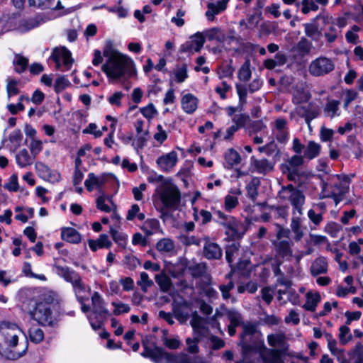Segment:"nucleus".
<instances>
[{
    "instance_id": "nucleus-1",
    "label": "nucleus",
    "mask_w": 363,
    "mask_h": 363,
    "mask_svg": "<svg viewBox=\"0 0 363 363\" xmlns=\"http://www.w3.org/2000/svg\"><path fill=\"white\" fill-rule=\"evenodd\" d=\"M242 354L244 358L260 357L264 363H284L285 351L278 349H267L257 333L256 325H245L241 336Z\"/></svg>"
},
{
    "instance_id": "nucleus-2",
    "label": "nucleus",
    "mask_w": 363,
    "mask_h": 363,
    "mask_svg": "<svg viewBox=\"0 0 363 363\" xmlns=\"http://www.w3.org/2000/svg\"><path fill=\"white\" fill-rule=\"evenodd\" d=\"M103 55L108 59L102 65V71L108 78L118 79L122 77L125 74L130 59L114 50L111 45L104 48Z\"/></svg>"
},
{
    "instance_id": "nucleus-3",
    "label": "nucleus",
    "mask_w": 363,
    "mask_h": 363,
    "mask_svg": "<svg viewBox=\"0 0 363 363\" xmlns=\"http://www.w3.org/2000/svg\"><path fill=\"white\" fill-rule=\"evenodd\" d=\"M53 268L58 276L72 284L77 299L80 303L89 299L87 294L90 293L91 288L84 283L78 272L67 266L61 265L60 260L55 261Z\"/></svg>"
},
{
    "instance_id": "nucleus-4",
    "label": "nucleus",
    "mask_w": 363,
    "mask_h": 363,
    "mask_svg": "<svg viewBox=\"0 0 363 363\" xmlns=\"http://www.w3.org/2000/svg\"><path fill=\"white\" fill-rule=\"evenodd\" d=\"M213 210V220L225 229V234L233 240H240L247 231V225L233 216L225 214L220 210Z\"/></svg>"
},
{
    "instance_id": "nucleus-5",
    "label": "nucleus",
    "mask_w": 363,
    "mask_h": 363,
    "mask_svg": "<svg viewBox=\"0 0 363 363\" xmlns=\"http://www.w3.org/2000/svg\"><path fill=\"white\" fill-rule=\"evenodd\" d=\"M55 302L56 299L53 296L43 295L40 300L36 302L33 309L30 311L31 318L43 326L52 325L54 322L52 308Z\"/></svg>"
},
{
    "instance_id": "nucleus-6",
    "label": "nucleus",
    "mask_w": 363,
    "mask_h": 363,
    "mask_svg": "<svg viewBox=\"0 0 363 363\" xmlns=\"http://www.w3.org/2000/svg\"><path fill=\"white\" fill-rule=\"evenodd\" d=\"M277 240L273 241L275 256L277 259L289 260L293 253V242L289 238L290 231L279 225H277Z\"/></svg>"
},
{
    "instance_id": "nucleus-7",
    "label": "nucleus",
    "mask_w": 363,
    "mask_h": 363,
    "mask_svg": "<svg viewBox=\"0 0 363 363\" xmlns=\"http://www.w3.org/2000/svg\"><path fill=\"white\" fill-rule=\"evenodd\" d=\"M91 305L95 320L91 321V325L96 330L102 328L111 314L106 308L104 298L97 291H94L91 296Z\"/></svg>"
},
{
    "instance_id": "nucleus-8",
    "label": "nucleus",
    "mask_w": 363,
    "mask_h": 363,
    "mask_svg": "<svg viewBox=\"0 0 363 363\" xmlns=\"http://www.w3.org/2000/svg\"><path fill=\"white\" fill-rule=\"evenodd\" d=\"M279 197L281 200L289 201L294 210L297 211L300 214L302 213L306 196L301 190L292 184L283 186L279 191Z\"/></svg>"
},
{
    "instance_id": "nucleus-9",
    "label": "nucleus",
    "mask_w": 363,
    "mask_h": 363,
    "mask_svg": "<svg viewBox=\"0 0 363 363\" xmlns=\"http://www.w3.org/2000/svg\"><path fill=\"white\" fill-rule=\"evenodd\" d=\"M158 196L162 204V209L175 210L181 202V193L175 185H167L161 187Z\"/></svg>"
},
{
    "instance_id": "nucleus-10",
    "label": "nucleus",
    "mask_w": 363,
    "mask_h": 363,
    "mask_svg": "<svg viewBox=\"0 0 363 363\" xmlns=\"http://www.w3.org/2000/svg\"><path fill=\"white\" fill-rule=\"evenodd\" d=\"M19 328L16 324L4 323L0 327V350L13 348L18 344Z\"/></svg>"
},
{
    "instance_id": "nucleus-11",
    "label": "nucleus",
    "mask_w": 363,
    "mask_h": 363,
    "mask_svg": "<svg viewBox=\"0 0 363 363\" xmlns=\"http://www.w3.org/2000/svg\"><path fill=\"white\" fill-rule=\"evenodd\" d=\"M335 62L334 60L325 56H320L311 61L308 66V72L313 77H323L334 71Z\"/></svg>"
},
{
    "instance_id": "nucleus-12",
    "label": "nucleus",
    "mask_w": 363,
    "mask_h": 363,
    "mask_svg": "<svg viewBox=\"0 0 363 363\" xmlns=\"http://www.w3.org/2000/svg\"><path fill=\"white\" fill-rule=\"evenodd\" d=\"M56 65L57 69H60L62 62L67 69L72 65L74 60L72 58L71 52L65 47H56L52 50L50 57Z\"/></svg>"
},
{
    "instance_id": "nucleus-13",
    "label": "nucleus",
    "mask_w": 363,
    "mask_h": 363,
    "mask_svg": "<svg viewBox=\"0 0 363 363\" xmlns=\"http://www.w3.org/2000/svg\"><path fill=\"white\" fill-rule=\"evenodd\" d=\"M143 351L141 355L145 358L150 359L155 363L160 362V356L163 351V348L156 345L155 342H151L148 337H145L142 340Z\"/></svg>"
},
{
    "instance_id": "nucleus-14",
    "label": "nucleus",
    "mask_w": 363,
    "mask_h": 363,
    "mask_svg": "<svg viewBox=\"0 0 363 363\" xmlns=\"http://www.w3.org/2000/svg\"><path fill=\"white\" fill-rule=\"evenodd\" d=\"M204 240L203 256L208 260L220 259L223 257V250L220 246L216 242H211L208 237Z\"/></svg>"
},
{
    "instance_id": "nucleus-15",
    "label": "nucleus",
    "mask_w": 363,
    "mask_h": 363,
    "mask_svg": "<svg viewBox=\"0 0 363 363\" xmlns=\"http://www.w3.org/2000/svg\"><path fill=\"white\" fill-rule=\"evenodd\" d=\"M177 160V153L175 151H172L159 157L157 160V164L162 171L168 172L176 165Z\"/></svg>"
},
{
    "instance_id": "nucleus-16",
    "label": "nucleus",
    "mask_w": 363,
    "mask_h": 363,
    "mask_svg": "<svg viewBox=\"0 0 363 363\" xmlns=\"http://www.w3.org/2000/svg\"><path fill=\"white\" fill-rule=\"evenodd\" d=\"M225 315L230 321V325L242 326V332L240 335V342L238 344L241 347V336L244 333L245 325H255L250 323H245L242 320V315L235 309H228L225 312Z\"/></svg>"
},
{
    "instance_id": "nucleus-17",
    "label": "nucleus",
    "mask_w": 363,
    "mask_h": 363,
    "mask_svg": "<svg viewBox=\"0 0 363 363\" xmlns=\"http://www.w3.org/2000/svg\"><path fill=\"white\" fill-rule=\"evenodd\" d=\"M251 164L259 174H266L274 169V162L267 159L257 160L254 156L251 157Z\"/></svg>"
},
{
    "instance_id": "nucleus-18",
    "label": "nucleus",
    "mask_w": 363,
    "mask_h": 363,
    "mask_svg": "<svg viewBox=\"0 0 363 363\" xmlns=\"http://www.w3.org/2000/svg\"><path fill=\"white\" fill-rule=\"evenodd\" d=\"M328 262L324 257H319L312 262L310 272L313 277L328 272Z\"/></svg>"
},
{
    "instance_id": "nucleus-19",
    "label": "nucleus",
    "mask_w": 363,
    "mask_h": 363,
    "mask_svg": "<svg viewBox=\"0 0 363 363\" xmlns=\"http://www.w3.org/2000/svg\"><path fill=\"white\" fill-rule=\"evenodd\" d=\"M106 182L105 175L97 177L94 173H89L88 178L84 182V186L86 190L89 192L92 191L94 187L101 188Z\"/></svg>"
},
{
    "instance_id": "nucleus-20",
    "label": "nucleus",
    "mask_w": 363,
    "mask_h": 363,
    "mask_svg": "<svg viewBox=\"0 0 363 363\" xmlns=\"http://www.w3.org/2000/svg\"><path fill=\"white\" fill-rule=\"evenodd\" d=\"M61 238L68 242L78 244L81 242L80 233L74 228L64 227L61 228Z\"/></svg>"
},
{
    "instance_id": "nucleus-21",
    "label": "nucleus",
    "mask_w": 363,
    "mask_h": 363,
    "mask_svg": "<svg viewBox=\"0 0 363 363\" xmlns=\"http://www.w3.org/2000/svg\"><path fill=\"white\" fill-rule=\"evenodd\" d=\"M45 22V18L40 15L23 20L19 25V29L22 32H28Z\"/></svg>"
},
{
    "instance_id": "nucleus-22",
    "label": "nucleus",
    "mask_w": 363,
    "mask_h": 363,
    "mask_svg": "<svg viewBox=\"0 0 363 363\" xmlns=\"http://www.w3.org/2000/svg\"><path fill=\"white\" fill-rule=\"evenodd\" d=\"M198 99L192 94H186L182 99V107L188 114H192L197 108Z\"/></svg>"
},
{
    "instance_id": "nucleus-23",
    "label": "nucleus",
    "mask_w": 363,
    "mask_h": 363,
    "mask_svg": "<svg viewBox=\"0 0 363 363\" xmlns=\"http://www.w3.org/2000/svg\"><path fill=\"white\" fill-rule=\"evenodd\" d=\"M224 167L231 169L235 165H238L241 162L240 154L233 148H229L224 155Z\"/></svg>"
},
{
    "instance_id": "nucleus-24",
    "label": "nucleus",
    "mask_w": 363,
    "mask_h": 363,
    "mask_svg": "<svg viewBox=\"0 0 363 363\" xmlns=\"http://www.w3.org/2000/svg\"><path fill=\"white\" fill-rule=\"evenodd\" d=\"M313 48L311 41L306 37H301L300 40L292 48L291 50L296 51L301 57H305L311 53Z\"/></svg>"
},
{
    "instance_id": "nucleus-25",
    "label": "nucleus",
    "mask_w": 363,
    "mask_h": 363,
    "mask_svg": "<svg viewBox=\"0 0 363 363\" xmlns=\"http://www.w3.org/2000/svg\"><path fill=\"white\" fill-rule=\"evenodd\" d=\"M29 4L41 9L60 10L63 8L60 0L56 3L55 0H29Z\"/></svg>"
},
{
    "instance_id": "nucleus-26",
    "label": "nucleus",
    "mask_w": 363,
    "mask_h": 363,
    "mask_svg": "<svg viewBox=\"0 0 363 363\" xmlns=\"http://www.w3.org/2000/svg\"><path fill=\"white\" fill-rule=\"evenodd\" d=\"M205 39L209 41L216 40L219 43H224L225 41V35L220 28L214 27L207 29L203 33Z\"/></svg>"
},
{
    "instance_id": "nucleus-27",
    "label": "nucleus",
    "mask_w": 363,
    "mask_h": 363,
    "mask_svg": "<svg viewBox=\"0 0 363 363\" xmlns=\"http://www.w3.org/2000/svg\"><path fill=\"white\" fill-rule=\"evenodd\" d=\"M340 101L338 100H328L323 109L325 116L330 118L339 116L340 115Z\"/></svg>"
},
{
    "instance_id": "nucleus-28",
    "label": "nucleus",
    "mask_w": 363,
    "mask_h": 363,
    "mask_svg": "<svg viewBox=\"0 0 363 363\" xmlns=\"http://www.w3.org/2000/svg\"><path fill=\"white\" fill-rule=\"evenodd\" d=\"M282 172L286 175L289 181L297 182L303 176L304 172L300 171L298 167H291L290 166H281Z\"/></svg>"
},
{
    "instance_id": "nucleus-29",
    "label": "nucleus",
    "mask_w": 363,
    "mask_h": 363,
    "mask_svg": "<svg viewBox=\"0 0 363 363\" xmlns=\"http://www.w3.org/2000/svg\"><path fill=\"white\" fill-rule=\"evenodd\" d=\"M321 145L314 141H309L305 148L303 157L305 159L311 160L317 157L320 152Z\"/></svg>"
},
{
    "instance_id": "nucleus-30",
    "label": "nucleus",
    "mask_w": 363,
    "mask_h": 363,
    "mask_svg": "<svg viewBox=\"0 0 363 363\" xmlns=\"http://www.w3.org/2000/svg\"><path fill=\"white\" fill-rule=\"evenodd\" d=\"M267 341L270 346H279L281 350L286 351L288 345L286 342V337L284 334H271L267 336Z\"/></svg>"
},
{
    "instance_id": "nucleus-31",
    "label": "nucleus",
    "mask_w": 363,
    "mask_h": 363,
    "mask_svg": "<svg viewBox=\"0 0 363 363\" xmlns=\"http://www.w3.org/2000/svg\"><path fill=\"white\" fill-rule=\"evenodd\" d=\"M320 300L321 297L319 293L308 292L306 294V301L303 308L306 311L313 312Z\"/></svg>"
},
{
    "instance_id": "nucleus-32",
    "label": "nucleus",
    "mask_w": 363,
    "mask_h": 363,
    "mask_svg": "<svg viewBox=\"0 0 363 363\" xmlns=\"http://www.w3.org/2000/svg\"><path fill=\"white\" fill-rule=\"evenodd\" d=\"M187 270L193 278L198 279L206 273L207 264L205 262L194 264L187 267Z\"/></svg>"
},
{
    "instance_id": "nucleus-33",
    "label": "nucleus",
    "mask_w": 363,
    "mask_h": 363,
    "mask_svg": "<svg viewBox=\"0 0 363 363\" xmlns=\"http://www.w3.org/2000/svg\"><path fill=\"white\" fill-rule=\"evenodd\" d=\"M35 157H31L26 149L21 150L16 156V162L21 167L31 165Z\"/></svg>"
},
{
    "instance_id": "nucleus-34",
    "label": "nucleus",
    "mask_w": 363,
    "mask_h": 363,
    "mask_svg": "<svg viewBox=\"0 0 363 363\" xmlns=\"http://www.w3.org/2000/svg\"><path fill=\"white\" fill-rule=\"evenodd\" d=\"M13 65L15 72L21 74L28 69V59L20 54H16L13 61Z\"/></svg>"
},
{
    "instance_id": "nucleus-35",
    "label": "nucleus",
    "mask_w": 363,
    "mask_h": 363,
    "mask_svg": "<svg viewBox=\"0 0 363 363\" xmlns=\"http://www.w3.org/2000/svg\"><path fill=\"white\" fill-rule=\"evenodd\" d=\"M240 245L233 242L225 247V259L227 262L233 267L234 259L238 255Z\"/></svg>"
},
{
    "instance_id": "nucleus-36",
    "label": "nucleus",
    "mask_w": 363,
    "mask_h": 363,
    "mask_svg": "<svg viewBox=\"0 0 363 363\" xmlns=\"http://www.w3.org/2000/svg\"><path fill=\"white\" fill-rule=\"evenodd\" d=\"M160 222L156 218L147 219L145 220L143 226L141 227L142 230L145 233L146 235L149 236L157 232L160 228Z\"/></svg>"
},
{
    "instance_id": "nucleus-37",
    "label": "nucleus",
    "mask_w": 363,
    "mask_h": 363,
    "mask_svg": "<svg viewBox=\"0 0 363 363\" xmlns=\"http://www.w3.org/2000/svg\"><path fill=\"white\" fill-rule=\"evenodd\" d=\"M304 30L306 35L314 41H318L322 36L321 31L319 30L318 26L314 23L304 24Z\"/></svg>"
},
{
    "instance_id": "nucleus-38",
    "label": "nucleus",
    "mask_w": 363,
    "mask_h": 363,
    "mask_svg": "<svg viewBox=\"0 0 363 363\" xmlns=\"http://www.w3.org/2000/svg\"><path fill=\"white\" fill-rule=\"evenodd\" d=\"M250 65V60L247 58L240 68L238 77L240 81L247 82L250 79L252 75Z\"/></svg>"
},
{
    "instance_id": "nucleus-39",
    "label": "nucleus",
    "mask_w": 363,
    "mask_h": 363,
    "mask_svg": "<svg viewBox=\"0 0 363 363\" xmlns=\"http://www.w3.org/2000/svg\"><path fill=\"white\" fill-rule=\"evenodd\" d=\"M155 279L156 283L160 286V289L162 291L167 292L171 289V279L165 274H157Z\"/></svg>"
},
{
    "instance_id": "nucleus-40",
    "label": "nucleus",
    "mask_w": 363,
    "mask_h": 363,
    "mask_svg": "<svg viewBox=\"0 0 363 363\" xmlns=\"http://www.w3.org/2000/svg\"><path fill=\"white\" fill-rule=\"evenodd\" d=\"M156 248L159 252L168 253L174 250V244L172 240L163 238L157 242Z\"/></svg>"
},
{
    "instance_id": "nucleus-41",
    "label": "nucleus",
    "mask_w": 363,
    "mask_h": 363,
    "mask_svg": "<svg viewBox=\"0 0 363 363\" xmlns=\"http://www.w3.org/2000/svg\"><path fill=\"white\" fill-rule=\"evenodd\" d=\"M334 188L337 191L333 192V197L335 202L337 203L343 199L344 196L349 191V186L341 184H335Z\"/></svg>"
},
{
    "instance_id": "nucleus-42",
    "label": "nucleus",
    "mask_w": 363,
    "mask_h": 363,
    "mask_svg": "<svg viewBox=\"0 0 363 363\" xmlns=\"http://www.w3.org/2000/svg\"><path fill=\"white\" fill-rule=\"evenodd\" d=\"M200 335L196 334L194 338L187 337L186 344L187 345L186 350L189 353L196 354L199 352V342H200Z\"/></svg>"
},
{
    "instance_id": "nucleus-43",
    "label": "nucleus",
    "mask_w": 363,
    "mask_h": 363,
    "mask_svg": "<svg viewBox=\"0 0 363 363\" xmlns=\"http://www.w3.org/2000/svg\"><path fill=\"white\" fill-rule=\"evenodd\" d=\"M258 150L260 152H264L268 156H271L275 154L274 157H279L280 155V150H279L277 145L274 143V141H271L266 145L259 147Z\"/></svg>"
},
{
    "instance_id": "nucleus-44",
    "label": "nucleus",
    "mask_w": 363,
    "mask_h": 363,
    "mask_svg": "<svg viewBox=\"0 0 363 363\" xmlns=\"http://www.w3.org/2000/svg\"><path fill=\"white\" fill-rule=\"evenodd\" d=\"M302 6L301 12L304 14L308 13L310 11H316L318 10V6L313 1L311 0H302L301 2H297L296 6L299 8Z\"/></svg>"
},
{
    "instance_id": "nucleus-45",
    "label": "nucleus",
    "mask_w": 363,
    "mask_h": 363,
    "mask_svg": "<svg viewBox=\"0 0 363 363\" xmlns=\"http://www.w3.org/2000/svg\"><path fill=\"white\" fill-rule=\"evenodd\" d=\"M30 340L34 343H39L44 338L43 331L38 328H30L28 330Z\"/></svg>"
},
{
    "instance_id": "nucleus-46",
    "label": "nucleus",
    "mask_w": 363,
    "mask_h": 363,
    "mask_svg": "<svg viewBox=\"0 0 363 363\" xmlns=\"http://www.w3.org/2000/svg\"><path fill=\"white\" fill-rule=\"evenodd\" d=\"M301 108L304 111V113L302 114L301 117L305 118V121L308 125H310L311 121L319 116L320 113L317 108L313 109L309 106H303Z\"/></svg>"
},
{
    "instance_id": "nucleus-47",
    "label": "nucleus",
    "mask_w": 363,
    "mask_h": 363,
    "mask_svg": "<svg viewBox=\"0 0 363 363\" xmlns=\"http://www.w3.org/2000/svg\"><path fill=\"white\" fill-rule=\"evenodd\" d=\"M339 339L340 342L342 345H345L348 342L352 340V335L350 334V329L347 325H342L340 329Z\"/></svg>"
},
{
    "instance_id": "nucleus-48",
    "label": "nucleus",
    "mask_w": 363,
    "mask_h": 363,
    "mask_svg": "<svg viewBox=\"0 0 363 363\" xmlns=\"http://www.w3.org/2000/svg\"><path fill=\"white\" fill-rule=\"evenodd\" d=\"M18 81L13 79H7L6 91L9 99L19 94L20 90L18 88Z\"/></svg>"
},
{
    "instance_id": "nucleus-49",
    "label": "nucleus",
    "mask_w": 363,
    "mask_h": 363,
    "mask_svg": "<svg viewBox=\"0 0 363 363\" xmlns=\"http://www.w3.org/2000/svg\"><path fill=\"white\" fill-rule=\"evenodd\" d=\"M70 85V82L65 76H61L56 79L54 89L57 94H59Z\"/></svg>"
},
{
    "instance_id": "nucleus-50",
    "label": "nucleus",
    "mask_w": 363,
    "mask_h": 363,
    "mask_svg": "<svg viewBox=\"0 0 363 363\" xmlns=\"http://www.w3.org/2000/svg\"><path fill=\"white\" fill-rule=\"evenodd\" d=\"M239 204L238 199L237 196L228 194L224 199V207L225 211L231 212Z\"/></svg>"
},
{
    "instance_id": "nucleus-51",
    "label": "nucleus",
    "mask_w": 363,
    "mask_h": 363,
    "mask_svg": "<svg viewBox=\"0 0 363 363\" xmlns=\"http://www.w3.org/2000/svg\"><path fill=\"white\" fill-rule=\"evenodd\" d=\"M250 121V116L246 113L235 115L232 118L233 125L238 126L239 129L244 128Z\"/></svg>"
},
{
    "instance_id": "nucleus-52",
    "label": "nucleus",
    "mask_w": 363,
    "mask_h": 363,
    "mask_svg": "<svg viewBox=\"0 0 363 363\" xmlns=\"http://www.w3.org/2000/svg\"><path fill=\"white\" fill-rule=\"evenodd\" d=\"M232 63L233 60H230L228 64L223 65L219 67L218 74L220 75V78L233 77L235 69L233 67Z\"/></svg>"
},
{
    "instance_id": "nucleus-53",
    "label": "nucleus",
    "mask_w": 363,
    "mask_h": 363,
    "mask_svg": "<svg viewBox=\"0 0 363 363\" xmlns=\"http://www.w3.org/2000/svg\"><path fill=\"white\" fill-rule=\"evenodd\" d=\"M350 355L354 359V363H363V345L357 342Z\"/></svg>"
},
{
    "instance_id": "nucleus-54",
    "label": "nucleus",
    "mask_w": 363,
    "mask_h": 363,
    "mask_svg": "<svg viewBox=\"0 0 363 363\" xmlns=\"http://www.w3.org/2000/svg\"><path fill=\"white\" fill-rule=\"evenodd\" d=\"M149 132L147 130L143 134L137 135L136 139L132 142V146L136 150L143 149L148 140L146 138Z\"/></svg>"
},
{
    "instance_id": "nucleus-55",
    "label": "nucleus",
    "mask_w": 363,
    "mask_h": 363,
    "mask_svg": "<svg viewBox=\"0 0 363 363\" xmlns=\"http://www.w3.org/2000/svg\"><path fill=\"white\" fill-rule=\"evenodd\" d=\"M224 11V7L218 8L213 3L208 4V10L206 12V16L208 21H213L215 16L218 14L220 11Z\"/></svg>"
},
{
    "instance_id": "nucleus-56",
    "label": "nucleus",
    "mask_w": 363,
    "mask_h": 363,
    "mask_svg": "<svg viewBox=\"0 0 363 363\" xmlns=\"http://www.w3.org/2000/svg\"><path fill=\"white\" fill-rule=\"evenodd\" d=\"M291 228L292 231L295 233L294 239L296 241L300 240L302 238L303 233L301 228V223L298 218L292 219Z\"/></svg>"
},
{
    "instance_id": "nucleus-57",
    "label": "nucleus",
    "mask_w": 363,
    "mask_h": 363,
    "mask_svg": "<svg viewBox=\"0 0 363 363\" xmlns=\"http://www.w3.org/2000/svg\"><path fill=\"white\" fill-rule=\"evenodd\" d=\"M123 264L128 269L133 270L138 265L140 264V262L136 257L132 255H128L124 257Z\"/></svg>"
},
{
    "instance_id": "nucleus-58",
    "label": "nucleus",
    "mask_w": 363,
    "mask_h": 363,
    "mask_svg": "<svg viewBox=\"0 0 363 363\" xmlns=\"http://www.w3.org/2000/svg\"><path fill=\"white\" fill-rule=\"evenodd\" d=\"M174 75L177 83L184 82L188 78L186 64H183L181 67L177 68L174 72Z\"/></svg>"
},
{
    "instance_id": "nucleus-59",
    "label": "nucleus",
    "mask_w": 363,
    "mask_h": 363,
    "mask_svg": "<svg viewBox=\"0 0 363 363\" xmlns=\"http://www.w3.org/2000/svg\"><path fill=\"white\" fill-rule=\"evenodd\" d=\"M138 284L140 286L143 292L147 291V288L153 285V281L149 279L148 274L143 272L140 273V279L138 281Z\"/></svg>"
},
{
    "instance_id": "nucleus-60",
    "label": "nucleus",
    "mask_w": 363,
    "mask_h": 363,
    "mask_svg": "<svg viewBox=\"0 0 363 363\" xmlns=\"http://www.w3.org/2000/svg\"><path fill=\"white\" fill-rule=\"evenodd\" d=\"M304 157L301 155H295L287 160V163L281 164V166H290L291 167H299L303 165L304 162Z\"/></svg>"
},
{
    "instance_id": "nucleus-61",
    "label": "nucleus",
    "mask_w": 363,
    "mask_h": 363,
    "mask_svg": "<svg viewBox=\"0 0 363 363\" xmlns=\"http://www.w3.org/2000/svg\"><path fill=\"white\" fill-rule=\"evenodd\" d=\"M112 306H114V310L113 311V315H119L122 313H127L130 311V307L125 303L122 302H112Z\"/></svg>"
},
{
    "instance_id": "nucleus-62",
    "label": "nucleus",
    "mask_w": 363,
    "mask_h": 363,
    "mask_svg": "<svg viewBox=\"0 0 363 363\" xmlns=\"http://www.w3.org/2000/svg\"><path fill=\"white\" fill-rule=\"evenodd\" d=\"M262 11H255L252 14L248 16L247 21L252 28L257 26L258 23L262 20Z\"/></svg>"
},
{
    "instance_id": "nucleus-63",
    "label": "nucleus",
    "mask_w": 363,
    "mask_h": 363,
    "mask_svg": "<svg viewBox=\"0 0 363 363\" xmlns=\"http://www.w3.org/2000/svg\"><path fill=\"white\" fill-rule=\"evenodd\" d=\"M172 311L174 317L181 323L186 321L189 318V313L182 310L180 306H174Z\"/></svg>"
},
{
    "instance_id": "nucleus-64",
    "label": "nucleus",
    "mask_w": 363,
    "mask_h": 363,
    "mask_svg": "<svg viewBox=\"0 0 363 363\" xmlns=\"http://www.w3.org/2000/svg\"><path fill=\"white\" fill-rule=\"evenodd\" d=\"M276 28L277 26L274 22L265 21L260 25V32L265 35L275 32Z\"/></svg>"
}]
</instances>
